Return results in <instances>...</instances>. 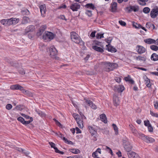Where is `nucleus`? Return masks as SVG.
<instances>
[{
  "label": "nucleus",
  "instance_id": "nucleus-47",
  "mask_svg": "<svg viewBox=\"0 0 158 158\" xmlns=\"http://www.w3.org/2000/svg\"><path fill=\"white\" fill-rule=\"evenodd\" d=\"M17 119L18 120L21 122L22 124L23 123L24 121V119L22 117H18Z\"/></svg>",
  "mask_w": 158,
  "mask_h": 158
},
{
  "label": "nucleus",
  "instance_id": "nucleus-53",
  "mask_svg": "<svg viewBox=\"0 0 158 158\" xmlns=\"http://www.w3.org/2000/svg\"><path fill=\"white\" fill-rule=\"evenodd\" d=\"M119 23L122 26H125L126 25V23L122 20H119Z\"/></svg>",
  "mask_w": 158,
  "mask_h": 158
},
{
  "label": "nucleus",
  "instance_id": "nucleus-61",
  "mask_svg": "<svg viewBox=\"0 0 158 158\" xmlns=\"http://www.w3.org/2000/svg\"><path fill=\"white\" fill-rule=\"evenodd\" d=\"M21 89H20V90L22 91L23 93H27L28 92V91H26L25 89H24L23 87L22 86L21 87Z\"/></svg>",
  "mask_w": 158,
  "mask_h": 158
},
{
  "label": "nucleus",
  "instance_id": "nucleus-49",
  "mask_svg": "<svg viewBox=\"0 0 158 158\" xmlns=\"http://www.w3.org/2000/svg\"><path fill=\"white\" fill-rule=\"evenodd\" d=\"M12 108V106L10 104H8L6 106V108L8 110H10Z\"/></svg>",
  "mask_w": 158,
  "mask_h": 158
},
{
  "label": "nucleus",
  "instance_id": "nucleus-3",
  "mask_svg": "<svg viewBox=\"0 0 158 158\" xmlns=\"http://www.w3.org/2000/svg\"><path fill=\"white\" fill-rule=\"evenodd\" d=\"M139 138L147 143H153L155 141L154 139L142 134H139Z\"/></svg>",
  "mask_w": 158,
  "mask_h": 158
},
{
  "label": "nucleus",
  "instance_id": "nucleus-10",
  "mask_svg": "<svg viewBox=\"0 0 158 158\" xmlns=\"http://www.w3.org/2000/svg\"><path fill=\"white\" fill-rule=\"evenodd\" d=\"M158 15V7H156L152 10L150 13V15L152 18H155Z\"/></svg>",
  "mask_w": 158,
  "mask_h": 158
},
{
  "label": "nucleus",
  "instance_id": "nucleus-55",
  "mask_svg": "<svg viewBox=\"0 0 158 158\" xmlns=\"http://www.w3.org/2000/svg\"><path fill=\"white\" fill-rule=\"evenodd\" d=\"M53 119L55 121L56 124L59 127L61 126L62 125L55 118H54Z\"/></svg>",
  "mask_w": 158,
  "mask_h": 158
},
{
  "label": "nucleus",
  "instance_id": "nucleus-64",
  "mask_svg": "<svg viewBox=\"0 0 158 158\" xmlns=\"http://www.w3.org/2000/svg\"><path fill=\"white\" fill-rule=\"evenodd\" d=\"M21 115L27 119H29V118H31L29 116L23 114H22Z\"/></svg>",
  "mask_w": 158,
  "mask_h": 158
},
{
  "label": "nucleus",
  "instance_id": "nucleus-35",
  "mask_svg": "<svg viewBox=\"0 0 158 158\" xmlns=\"http://www.w3.org/2000/svg\"><path fill=\"white\" fill-rule=\"evenodd\" d=\"M70 151L72 153L75 154H77L80 152V150L77 149H70Z\"/></svg>",
  "mask_w": 158,
  "mask_h": 158
},
{
  "label": "nucleus",
  "instance_id": "nucleus-2",
  "mask_svg": "<svg viewBox=\"0 0 158 158\" xmlns=\"http://www.w3.org/2000/svg\"><path fill=\"white\" fill-rule=\"evenodd\" d=\"M71 38L72 41L76 44H80L81 45L84 44L78 34L75 32L72 31L71 33Z\"/></svg>",
  "mask_w": 158,
  "mask_h": 158
},
{
  "label": "nucleus",
  "instance_id": "nucleus-62",
  "mask_svg": "<svg viewBox=\"0 0 158 158\" xmlns=\"http://www.w3.org/2000/svg\"><path fill=\"white\" fill-rule=\"evenodd\" d=\"M50 145H51L52 148H53L54 149V148H57L55 146V144L52 142L49 143Z\"/></svg>",
  "mask_w": 158,
  "mask_h": 158
},
{
  "label": "nucleus",
  "instance_id": "nucleus-9",
  "mask_svg": "<svg viewBox=\"0 0 158 158\" xmlns=\"http://www.w3.org/2000/svg\"><path fill=\"white\" fill-rule=\"evenodd\" d=\"M19 19L18 18H12L10 19L8 21L9 25H15L19 22Z\"/></svg>",
  "mask_w": 158,
  "mask_h": 158
},
{
  "label": "nucleus",
  "instance_id": "nucleus-57",
  "mask_svg": "<svg viewBox=\"0 0 158 158\" xmlns=\"http://www.w3.org/2000/svg\"><path fill=\"white\" fill-rule=\"evenodd\" d=\"M115 80L117 82L119 83L121 81V78L120 77H116Z\"/></svg>",
  "mask_w": 158,
  "mask_h": 158
},
{
  "label": "nucleus",
  "instance_id": "nucleus-20",
  "mask_svg": "<svg viewBox=\"0 0 158 158\" xmlns=\"http://www.w3.org/2000/svg\"><path fill=\"white\" fill-rule=\"evenodd\" d=\"M46 28V25H43L41 26L40 28L39 31L37 33V35L38 36L40 35L45 31Z\"/></svg>",
  "mask_w": 158,
  "mask_h": 158
},
{
  "label": "nucleus",
  "instance_id": "nucleus-31",
  "mask_svg": "<svg viewBox=\"0 0 158 158\" xmlns=\"http://www.w3.org/2000/svg\"><path fill=\"white\" fill-rule=\"evenodd\" d=\"M123 146L125 150L129 152L131 150L132 147L130 144H125Z\"/></svg>",
  "mask_w": 158,
  "mask_h": 158
},
{
  "label": "nucleus",
  "instance_id": "nucleus-52",
  "mask_svg": "<svg viewBox=\"0 0 158 158\" xmlns=\"http://www.w3.org/2000/svg\"><path fill=\"white\" fill-rule=\"evenodd\" d=\"M144 125L148 127L151 125L149 121L148 120L144 121Z\"/></svg>",
  "mask_w": 158,
  "mask_h": 158
},
{
  "label": "nucleus",
  "instance_id": "nucleus-29",
  "mask_svg": "<svg viewBox=\"0 0 158 158\" xmlns=\"http://www.w3.org/2000/svg\"><path fill=\"white\" fill-rule=\"evenodd\" d=\"M88 128L89 131L91 133V135L93 136L95 135L97 133V131L94 129L92 127L89 126L88 127Z\"/></svg>",
  "mask_w": 158,
  "mask_h": 158
},
{
  "label": "nucleus",
  "instance_id": "nucleus-23",
  "mask_svg": "<svg viewBox=\"0 0 158 158\" xmlns=\"http://www.w3.org/2000/svg\"><path fill=\"white\" fill-rule=\"evenodd\" d=\"M146 27L148 29H154L155 26L151 22H147L146 24Z\"/></svg>",
  "mask_w": 158,
  "mask_h": 158
},
{
  "label": "nucleus",
  "instance_id": "nucleus-43",
  "mask_svg": "<svg viewBox=\"0 0 158 158\" xmlns=\"http://www.w3.org/2000/svg\"><path fill=\"white\" fill-rule=\"evenodd\" d=\"M103 34H101L100 33H98L96 35V37L97 39H101L102 38H103Z\"/></svg>",
  "mask_w": 158,
  "mask_h": 158
},
{
  "label": "nucleus",
  "instance_id": "nucleus-26",
  "mask_svg": "<svg viewBox=\"0 0 158 158\" xmlns=\"http://www.w3.org/2000/svg\"><path fill=\"white\" fill-rule=\"evenodd\" d=\"M144 41L148 44H154L156 42V40L153 39L148 38L145 40Z\"/></svg>",
  "mask_w": 158,
  "mask_h": 158
},
{
  "label": "nucleus",
  "instance_id": "nucleus-40",
  "mask_svg": "<svg viewBox=\"0 0 158 158\" xmlns=\"http://www.w3.org/2000/svg\"><path fill=\"white\" fill-rule=\"evenodd\" d=\"M35 111L40 116H41L42 117L44 116V114L41 111L39 110H38L37 109H36Z\"/></svg>",
  "mask_w": 158,
  "mask_h": 158
},
{
  "label": "nucleus",
  "instance_id": "nucleus-19",
  "mask_svg": "<svg viewBox=\"0 0 158 158\" xmlns=\"http://www.w3.org/2000/svg\"><path fill=\"white\" fill-rule=\"evenodd\" d=\"M92 48L96 51L101 53H102L104 52V50L102 48L98 46L97 45L93 46H92Z\"/></svg>",
  "mask_w": 158,
  "mask_h": 158
},
{
  "label": "nucleus",
  "instance_id": "nucleus-18",
  "mask_svg": "<svg viewBox=\"0 0 158 158\" xmlns=\"http://www.w3.org/2000/svg\"><path fill=\"white\" fill-rule=\"evenodd\" d=\"M76 121L77 124H78L79 127L80 128H83V125L82 120L79 118H76Z\"/></svg>",
  "mask_w": 158,
  "mask_h": 158
},
{
  "label": "nucleus",
  "instance_id": "nucleus-5",
  "mask_svg": "<svg viewBox=\"0 0 158 158\" xmlns=\"http://www.w3.org/2000/svg\"><path fill=\"white\" fill-rule=\"evenodd\" d=\"M81 5L77 2H74L71 3L70 6V8L73 11H76L80 9Z\"/></svg>",
  "mask_w": 158,
  "mask_h": 158
},
{
  "label": "nucleus",
  "instance_id": "nucleus-33",
  "mask_svg": "<svg viewBox=\"0 0 158 158\" xmlns=\"http://www.w3.org/2000/svg\"><path fill=\"white\" fill-rule=\"evenodd\" d=\"M85 7L87 8H90L92 10H94L95 7L92 3H88L85 5Z\"/></svg>",
  "mask_w": 158,
  "mask_h": 158
},
{
  "label": "nucleus",
  "instance_id": "nucleus-38",
  "mask_svg": "<svg viewBox=\"0 0 158 158\" xmlns=\"http://www.w3.org/2000/svg\"><path fill=\"white\" fill-rule=\"evenodd\" d=\"M132 25L133 27L136 28H140L142 27V26L141 25L135 22H133Z\"/></svg>",
  "mask_w": 158,
  "mask_h": 158
},
{
  "label": "nucleus",
  "instance_id": "nucleus-13",
  "mask_svg": "<svg viewBox=\"0 0 158 158\" xmlns=\"http://www.w3.org/2000/svg\"><path fill=\"white\" fill-rule=\"evenodd\" d=\"M129 127L130 129L131 130L132 132L135 136L139 137V134H141V133H138L137 131L135 129V127L132 124H130Z\"/></svg>",
  "mask_w": 158,
  "mask_h": 158
},
{
  "label": "nucleus",
  "instance_id": "nucleus-15",
  "mask_svg": "<svg viewBox=\"0 0 158 158\" xmlns=\"http://www.w3.org/2000/svg\"><path fill=\"white\" fill-rule=\"evenodd\" d=\"M143 78L144 79V81L147 86L149 88H150L151 87V85L150 84V80L146 76L144 77Z\"/></svg>",
  "mask_w": 158,
  "mask_h": 158
},
{
  "label": "nucleus",
  "instance_id": "nucleus-50",
  "mask_svg": "<svg viewBox=\"0 0 158 158\" xmlns=\"http://www.w3.org/2000/svg\"><path fill=\"white\" fill-rule=\"evenodd\" d=\"M54 149L55 152L56 153H59L61 154H64V152L60 151L57 148H54Z\"/></svg>",
  "mask_w": 158,
  "mask_h": 158
},
{
  "label": "nucleus",
  "instance_id": "nucleus-21",
  "mask_svg": "<svg viewBox=\"0 0 158 158\" xmlns=\"http://www.w3.org/2000/svg\"><path fill=\"white\" fill-rule=\"evenodd\" d=\"M113 103L115 106H117L119 105L120 102L118 97L115 96L113 97Z\"/></svg>",
  "mask_w": 158,
  "mask_h": 158
},
{
  "label": "nucleus",
  "instance_id": "nucleus-22",
  "mask_svg": "<svg viewBox=\"0 0 158 158\" xmlns=\"http://www.w3.org/2000/svg\"><path fill=\"white\" fill-rule=\"evenodd\" d=\"M115 87L117 89V91L118 92H122L125 89L124 86L122 85H120L118 86H115Z\"/></svg>",
  "mask_w": 158,
  "mask_h": 158
},
{
  "label": "nucleus",
  "instance_id": "nucleus-63",
  "mask_svg": "<svg viewBox=\"0 0 158 158\" xmlns=\"http://www.w3.org/2000/svg\"><path fill=\"white\" fill-rule=\"evenodd\" d=\"M107 151L109 153H110L112 155H113V153L111 149L109 147L107 148Z\"/></svg>",
  "mask_w": 158,
  "mask_h": 158
},
{
  "label": "nucleus",
  "instance_id": "nucleus-39",
  "mask_svg": "<svg viewBox=\"0 0 158 158\" xmlns=\"http://www.w3.org/2000/svg\"><path fill=\"white\" fill-rule=\"evenodd\" d=\"M150 48L152 50L157 51L158 50V47L155 45H152L150 46Z\"/></svg>",
  "mask_w": 158,
  "mask_h": 158
},
{
  "label": "nucleus",
  "instance_id": "nucleus-48",
  "mask_svg": "<svg viewBox=\"0 0 158 158\" xmlns=\"http://www.w3.org/2000/svg\"><path fill=\"white\" fill-rule=\"evenodd\" d=\"M150 114L152 116L156 117H158V114L153 112L151 110L150 111Z\"/></svg>",
  "mask_w": 158,
  "mask_h": 158
},
{
  "label": "nucleus",
  "instance_id": "nucleus-60",
  "mask_svg": "<svg viewBox=\"0 0 158 158\" xmlns=\"http://www.w3.org/2000/svg\"><path fill=\"white\" fill-rule=\"evenodd\" d=\"M112 39L110 38H109L108 39H105V41L108 43V44H110L111 43Z\"/></svg>",
  "mask_w": 158,
  "mask_h": 158
},
{
  "label": "nucleus",
  "instance_id": "nucleus-42",
  "mask_svg": "<svg viewBox=\"0 0 158 158\" xmlns=\"http://www.w3.org/2000/svg\"><path fill=\"white\" fill-rule=\"evenodd\" d=\"M150 11V9L148 7H145L143 9V12L145 14L148 13Z\"/></svg>",
  "mask_w": 158,
  "mask_h": 158
},
{
  "label": "nucleus",
  "instance_id": "nucleus-46",
  "mask_svg": "<svg viewBox=\"0 0 158 158\" xmlns=\"http://www.w3.org/2000/svg\"><path fill=\"white\" fill-rule=\"evenodd\" d=\"M98 152L96 151L95 152H94L92 154L93 157L94 158H100L98 157V155H97Z\"/></svg>",
  "mask_w": 158,
  "mask_h": 158
},
{
  "label": "nucleus",
  "instance_id": "nucleus-4",
  "mask_svg": "<svg viewBox=\"0 0 158 158\" xmlns=\"http://www.w3.org/2000/svg\"><path fill=\"white\" fill-rule=\"evenodd\" d=\"M54 35L49 31H45L43 36V38L44 40L48 39L50 40L53 39L54 37Z\"/></svg>",
  "mask_w": 158,
  "mask_h": 158
},
{
  "label": "nucleus",
  "instance_id": "nucleus-59",
  "mask_svg": "<svg viewBox=\"0 0 158 158\" xmlns=\"http://www.w3.org/2000/svg\"><path fill=\"white\" fill-rule=\"evenodd\" d=\"M59 18L62 19L64 20L65 21H67V19L65 18V16L63 15H61L60 16Z\"/></svg>",
  "mask_w": 158,
  "mask_h": 158
},
{
  "label": "nucleus",
  "instance_id": "nucleus-12",
  "mask_svg": "<svg viewBox=\"0 0 158 158\" xmlns=\"http://www.w3.org/2000/svg\"><path fill=\"white\" fill-rule=\"evenodd\" d=\"M40 11L42 17H45V14L46 12V7L45 4L41 5L39 6Z\"/></svg>",
  "mask_w": 158,
  "mask_h": 158
},
{
  "label": "nucleus",
  "instance_id": "nucleus-25",
  "mask_svg": "<svg viewBox=\"0 0 158 158\" xmlns=\"http://www.w3.org/2000/svg\"><path fill=\"white\" fill-rule=\"evenodd\" d=\"M21 86L19 84L12 85L10 86V88L11 89L19 90Z\"/></svg>",
  "mask_w": 158,
  "mask_h": 158
},
{
  "label": "nucleus",
  "instance_id": "nucleus-44",
  "mask_svg": "<svg viewBox=\"0 0 158 158\" xmlns=\"http://www.w3.org/2000/svg\"><path fill=\"white\" fill-rule=\"evenodd\" d=\"M85 13L89 17H91L92 15V11L89 10H86Z\"/></svg>",
  "mask_w": 158,
  "mask_h": 158
},
{
  "label": "nucleus",
  "instance_id": "nucleus-58",
  "mask_svg": "<svg viewBox=\"0 0 158 158\" xmlns=\"http://www.w3.org/2000/svg\"><path fill=\"white\" fill-rule=\"evenodd\" d=\"M75 130L77 134L81 133V130L77 127H76Z\"/></svg>",
  "mask_w": 158,
  "mask_h": 158
},
{
  "label": "nucleus",
  "instance_id": "nucleus-7",
  "mask_svg": "<svg viewBox=\"0 0 158 158\" xmlns=\"http://www.w3.org/2000/svg\"><path fill=\"white\" fill-rule=\"evenodd\" d=\"M136 52L138 54H141L145 52L146 51V48L143 46L137 45L136 47Z\"/></svg>",
  "mask_w": 158,
  "mask_h": 158
},
{
  "label": "nucleus",
  "instance_id": "nucleus-36",
  "mask_svg": "<svg viewBox=\"0 0 158 158\" xmlns=\"http://www.w3.org/2000/svg\"><path fill=\"white\" fill-rule=\"evenodd\" d=\"M148 0H139V3L142 6H145L146 5V2L148 1Z\"/></svg>",
  "mask_w": 158,
  "mask_h": 158
},
{
  "label": "nucleus",
  "instance_id": "nucleus-24",
  "mask_svg": "<svg viewBox=\"0 0 158 158\" xmlns=\"http://www.w3.org/2000/svg\"><path fill=\"white\" fill-rule=\"evenodd\" d=\"M100 118L101 120V121L103 122L104 123H106L107 122V119L106 117V115L103 114H101L100 115Z\"/></svg>",
  "mask_w": 158,
  "mask_h": 158
},
{
  "label": "nucleus",
  "instance_id": "nucleus-37",
  "mask_svg": "<svg viewBox=\"0 0 158 158\" xmlns=\"http://www.w3.org/2000/svg\"><path fill=\"white\" fill-rule=\"evenodd\" d=\"M30 21L29 18L26 16H24L23 19V23L25 24Z\"/></svg>",
  "mask_w": 158,
  "mask_h": 158
},
{
  "label": "nucleus",
  "instance_id": "nucleus-27",
  "mask_svg": "<svg viewBox=\"0 0 158 158\" xmlns=\"http://www.w3.org/2000/svg\"><path fill=\"white\" fill-rule=\"evenodd\" d=\"M135 59L137 60L145 61L146 60V57L144 56H134Z\"/></svg>",
  "mask_w": 158,
  "mask_h": 158
},
{
  "label": "nucleus",
  "instance_id": "nucleus-6",
  "mask_svg": "<svg viewBox=\"0 0 158 158\" xmlns=\"http://www.w3.org/2000/svg\"><path fill=\"white\" fill-rule=\"evenodd\" d=\"M50 55L52 58H55L57 54V51L54 46L51 47L49 49Z\"/></svg>",
  "mask_w": 158,
  "mask_h": 158
},
{
  "label": "nucleus",
  "instance_id": "nucleus-56",
  "mask_svg": "<svg viewBox=\"0 0 158 158\" xmlns=\"http://www.w3.org/2000/svg\"><path fill=\"white\" fill-rule=\"evenodd\" d=\"M148 131L150 132H152V131L153 130V128H152V127L151 126V125H150L148 126Z\"/></svg>",
  "mask_w": 158,
  "mask_h": 158
},
{
  "label": "nucleus",
  "instance_id": "nucleus-16",
  "mask_svg": "<svg viewBox=\"0 0 158 158\" xmlns=\"http://www.w3.org/2000/svg\"><path fill=\"white\" fill-rule=\"evenodd\" d=\"M117 3L116 2H112L111 5V11L113 12H115L116 11L117 9Z\"/></svg>",
  "mask_w": 158,
  "mask_h": 158
},
{
  "label": "nucleus",
  "instance_id": "nucleus-30",
  "mask_svg": "<svg viewBox=\"0 0 158 158\" xmlns=\"http://www.w3.org/2000/svg\"><path fill=\"white\" fill-rule=\"evenodd\" d=\"M151 59L154 61L158 60V55L156 53H153L151 56Z\"/></svg>",
  "mask_w": 158,
  "mask_h": 158
},
{
  "label": "nucleus",
  "instance_id": "nucleus-14",
  "mask_svg": "<svg viewBox=\"0 0 158 158\" xmlns=\"http://www.w3.org/2000/svg\"><path fill=\"white\" fill-rule=\"evenodd\" d=\"M35 27L33 25H30L27 27L25 30L26 33L33 32L34 31Z\"/></svg>",
  "mask_w": 158,
  "mask_h": 158
},
{
  "label": "nucleus",
  "instance_id": "nucleus-51",
  "mask_svg": "<svg viewBox=\"0 0 158 158\" xmlns=\"http://www.w3.org/2000/svg\"><path fill=\"white\" fill-rule=\"evenodd\" d=\"M112 126L115 131L116 132L118 131V128L116 125L114 124H113Z\"/></svg>",
  "mask_w": 158,
  "mask_h": 158
},
{
  "label": "nucleus",
  "instance_id": "nucleus-11",
  "mask_svg": "<svg viewBox=\"0 0 158 158\" xmlns=\"http://www.w3.org/2000/svg\"><path fill=\"white\" fill-rule=\"evenodd\" d=\"M127 9L129 12H130L132 11H134V12L138 11L139 10V8L138 6H130L127 7Z\"/></svg>",
  "mask_w": 158,
  "mask_h": 158
},
{
  "label": "nucleus",
  "instance_id": "nucleus-32",
  "mask_svg": "<svg viewBox=\"0 0 158 158\" xmlns=\"http://www.w3.org/2000/svg\"><path fill=\"white\" fill-rule=\"evenodd\" d=\"M124 79L126 81H128L129 83L131 84H133L134 83V81L131 79V77L129 75L125 77Z\"/></svg>",
  "mask_w": 158,
  "mask_h": 158
},
{
  "label": "nucleus",
  "instance_id": "nucleus-54",
  "mask_svg": "<svg viewBox=\"0 0 158 158\" xmlns=\"http://www.w3.org/2000/svg\"><path fill=\"white\" fill-rule=\"evenodd\" d=\"M94 43L95 44H96L97 45L101 47L102 46V43L100 42H98V41H95L94 42Z\"/></svg>",
  "mask_w": 158,
  "mask_h": 158
},
{
  "label": "nucleus",
  "instance_id": "nucleus-28",
  "mask_svg": "<svg viewBox=\"0 0 158 158\" xmlns=\"http://www.w3.org/2000/svg\"><path fill=\"white\" fill-rule=\"evenodd\" d=\"M127 154L129 158H136L137 156V155L133 152H130Z\"/></svg>",
  "mask_w": 158,
  "mask_h": 158
},
{
  "label": "nucleus",
  "instance_id": "nucleus-17",
  "mask_svg": "<svg viewBox=\"0 0 158 158\" xmlns=\"http://www.w3.org/2000/svg\"><path fill=\"white\" fill-rule=\"evenodd\" d=\"M106 46L107 47L106 49H107L108 51L112 52H116V49L112 46H110V44H108Z\"/></svg>",
  "mask_w": 158,
  "mask_h": 158
},
{
  "label": "nucleus",
  "instance_id": "nucleus-8",
  "mask_svg": "<svg viewBox=\"0 0 158 158\" xmlns=\"http://www.w3.org/2000/svg\"><path fill=\"white\" fill-rule=\"evenodd\" d=\"M84 100L85 102L87 104L88 106H90L94 110L96 109V106L92 101L87 98H84Z\"/></svg>",
  "mask_w": 158,
  "mask_h": 158
},
{
  "label": "nucleus",
  "instance_id": "nucleus-34",
  "mask_svg": "<svg viewBox=\"0 0 158 158\" xmlns=\"http://www.w3.org/2000/svg\"><path fill=\"white\" fill-rule=\"evenodd\" d=\"M9 19H4L1 20V23L5 25H9L8 21Z\"/></svg>",
  "mask_w": 158,
  "mask_h": 158
},
{
  "label": "nucleus",
  "instance_id": "nucleus-41",
  "mask_svg": "<svg viewBox=\"0 0 158 158\" xmlns=\"http://www.w3.org/2000/svg\"><path fill=\"white\" fill-rule=\"evenodd\" d=\"M30 120L28 121H24L23 123V124L24 125H27L30 123L31 122H32L33 120V119L32 117L30 118Z\"/></svg>",
  "mask_w": 158,
  "mask_h": 158
},
{
  "label": "nucleus",
  "instance_id": "nucleus-45",
  "mask_svg": "<svg viewBox=\"0 0 158 158\" xmlns=\"http://www.w3.org/2000/svg\"><path fill=\"white\" fill-rule=\"evenodd\" d=\"M130 144L128 140L125 138L123 139V145H124L125 144Z\"/></svg>",
  "mask_w": 158,
  "mask_h": 158
},
{
  "label": "nucleus",
  "instance_id": "nucleus-1",
  "mask_svg": "<svg viewBox=\"0 0 158 158\" xmlns=\"http://www.w3.org/2000/svg\"><path fill=\"white\" fill-rule=\"evenodd\" d=\"M102 67L107 72L113 71L117 67L118 64L116 63H111L109 62H105L102 63Z\"/></svg>",
  "mask_w": 158,
  "mask_h": 158
}]
</instances>
